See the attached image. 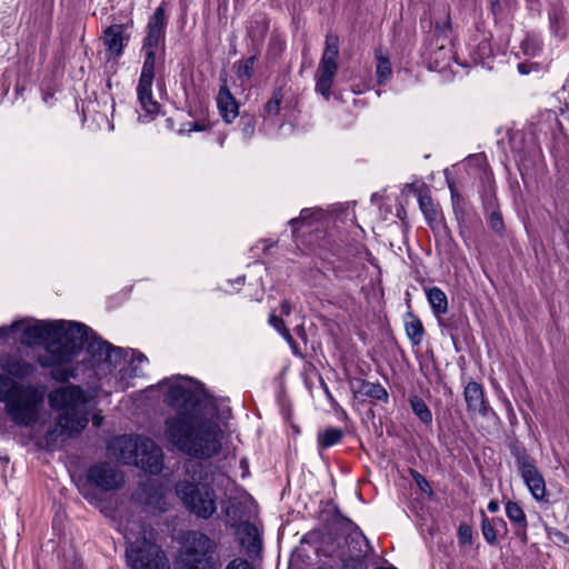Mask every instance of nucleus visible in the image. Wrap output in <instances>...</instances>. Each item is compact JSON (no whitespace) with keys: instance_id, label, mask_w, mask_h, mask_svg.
<instances>
[{"instance_id":"f8f14e48","label":"nucleus","mask_w":569,"mask_h":569,"mask_svg":"<svg viewBox=\"0 0 569 569\" xmlns=\"http://www.w3.org/2000/svg\"><path fill=\"white\" fill-rule=\"evenodd\" d=\"M511 453L516 459L517 469L533 499L537 501L543 500L546 497V481L537 469L533 458L527 453L523 447H515Z\"/></svg>"},{"instance_id":"20e7f679","label":"nucleus","mask_w":569,"mask_h":569,"mask_svg":"<svg viewBox=\"0 0 569 569\" xmlns=\"http://www.w3.org/2000/svg\"><path fill=\"white\" fill-rule=\"evenodd\" d=\"M0 401L6 402L7 412L16 425L29 427L37 421L41 398L32 387H23L0 373Z\"/></svg>"},{"instance_id":"680f3d73","label":"nucleus","mask_w":569,"mask_h":569,"mask_svg":"<svg viewBox=\"0 0 569 569\" xmlns=\"http://www.w3.org/2000/svg\"><path fill=\"white\" fill-rule=\"evenodd\" d=\"M244 281V277H238L236 282L237 283H242Z\"/></svg>"},{"instance_id":"393cba45","label":"nucleus","mask_w":569,"mask_h":569,"mask_svg":"<svg viewBox=\"0 0 569 569\" xmlns=\"http://www.w3.org/2000/svg\"><path fill=\"white\" fill-rule=\"evenodd\" d=\"M358 391L361 395H363L368 398L375 399V400L387 402L389 399V393H388L387 389L379 382L376 383V382L361 380L360 388Z\"/></svg>"},{"instance_id":"c03bdc74","label":"nucleus","mask_w":569,"mask_h":569,"mask_svg":"<svg viewBox=\"0 0 569 569\" xmlns=\"http://www.w3.org/2000/svg\"><path fill=\"white\" fill-rule=\"evenodd\" d=\"M458 536L461 542L470 543L472 540L471 528L466 523L460 525L458 529Z\"/></svg>"},{"instance_id":"a18cd8bd","label":"nucleus","mask_w":569,"mask_h":569,"mask_svg":"<svg viewBox=\"0 0 569 569\" xmlns=\"http://www.w3.org/2000/svg\"><path fill=\"white\" fill-rule=\"evenodd\" d=\"M226 569H254L252 565L242 558H236L228 563Z\"/></svg>"},{"instance_id":"a878e982","label":"nucleus","mask_w":569,"mask_h":569,"mask_svg":"<svg viewBox=\"0 0 569 569\" xmlns=\"http://www.w3.org/2000/svg\"><path fill=\"white\" fill-rule=\"evenodd\" d=\"M323 213L319 209H302L300 211V216L298 218H292L289 221V224L292 228V233L296 234L297 231L306 223L311 221H318L322 219Z\"/></svg>"},{"instance_id":"8fccbe9b","label":"nucleus","mask_w":569,"mask_h":569,"mask_svg":"<svg viewBox=\"0 0 569 569\" xmlns=\"http://www.w3.org/2000/svg\"><path fill=\"white\" fill-rule=\"evenodd\" d=\"M325 393H326V397L329 400L331 407L337 410L338 407H339V403L333 398L332 393L330 392V390H329V388L327 386H325Z\"/></svg>"},{"instance_id":"a19ab883","label":"nucleus","mask_w":569,"mask_h":569,"mask_svg":"<svg viewBox=\"0 0 569 569\" xmlns=\"http://www.w3.org/2000/svg\"><path fill=\"white\" fill-rule=\"evenodd\" d=\"M254 64H256L254 56L247 58L246 60H243L242 62L239 63L238 69H237V76L240 79H242V78L250 79L253 73Z\"/></svg>"},{"instance_id":"b1692460","label":"nucleus","mask_w":569,"mask_h":569,"mask_svg":"<svg viewBox=\"0 0 569 569\" xmlns=\"http://www.w3.org/2000/svg\"><path fill=\"white\" fill-rule=\"evenodd\" d=\"M428 302L435 313L439 317L448 311V299L446 293L438 287H432L426 291Z\"/></svg>"},{"instance_id":"cd10ccee","label":"nucleus","mask_w":569,"mask_h":569,"mask_svg":"<svg viewBox=\"0 0 569 569\" xmlns=\"http://www.w3.org/2000/svg\"><path fill=\"white\" fill-rule=\"evenodd\" d=\"M410 407L417 418L426 426L432 423V413L423 399L418 396H411L409 398Z\"/></svg>"},{"instance_id":"2f4dec72","label":"nucleus","mask_w":569,"mask_h":569,"mask_svg":"<svg viewBox=\"0 0 569 569\" xmlns=\"http://www.w3.org/2000/svg\"><path fill=\"white\" fill-rule=\"evenodd\" d=\"M337 523L340 530L346 535V538L353 536L356 538L362 537V530L351 519L342 516L337 511Z\"/></svg>"},{"instance_id":"e433bc0d","label":"nucleus","mask_w":569,"mask_h":569,"mask_svg":"<svg viewBox=\"0 0 569 569\" xmlns=\"http://www.w3.org/2000/svg\"><path fill=\"white\" fill-rule=\"evenodd\" d=\"M472 56L475 61L485 63V60L492 56V48L489 40L482 39L477 44V48L473 50Z\"/></svg>"},{"instance_id":"f3484780","label":"nucleus","mask_w":569,"mask_h":569,"mask_svg":"<svg viewBox=\"0 0 569 569\" xmlns=\"http://www.w3.org/2000/svg\"><path fill=\"white\" fill-rule=\"evenodd\" d=\"M129 38L127 27L122 23L111 24L104 29L102 40L109 60H118L123 54Z\"/></svg>"},{"instance_id":"49530a36","label":"nucleus","mask_w":569,"mask_h":569,"mask_svg":"<svg viewBox=\"0 0 569 569\" xmlns=\"http://www.w3.org/2000/svg\"><path fill=\"white\" fill-rule=\"evenodd\" d=\"M147 361H148V359H147V357L144 355H142V353L134 355L133 353V357H132V360H131V363H130V366H131L130 376H132V377L140 376V373L137 370V366L134 363L136 362L137 363H142V362H147Z\"/></svg>"},{"instance_id":"39448f33","label":"nucleus","mask_w":569,"mask_h":569,"mask_svg":"<svg viewBox=\"0 0 569 569\" xmlns=\"http://www.w3.org/2000/svg\"><path fill=\"white\" fill-rule=\"evenodd\" d=\"M176 569H220L217 542L199 530H188L180 539Z\"/></svg>"},{"instance_id":"09e8293b","label":"nucleus","mask_w":569,"mask_h":569,"mask_svg":"<svg viewBox=\"0 0 569 569\" xmlns=\"http://www.w3.org/2000/svg\"><path fill=\"white\" fill-rule=\"evenodd\" d=\"M23 325V321H14L9 327H0V337H7L9 333L18 331L21 326Z\"/></svg>"},{"instance_id":"c85d7f7f","label":"nucleus","mask_w":569,"mask_h":569,"mask_svg":"<svg viewBox=\"0 0 569 569\" xmlns=\"http://www.w3.org/2000/svg\"><path fill=\"white\" fill-rule=\"evenodd\" d=\"M345 432L340 428L330 427L318 433V446L328 449L341 441Z\"/></svg>"},{"instance_id":"603ef678","label":"nucleus","mask_w":569,"mask_h":569,"mask_svg":"<svg viewBox=\"0 0 569 569\" xmlns=\"http://www.w3.org/2000/svg\"><path fill=\"white\" fill-rule=\"evenodd\" d=\"M502 10V6H501V2L499 0H495L491 2V12L493 14H499Z\"/></svg>"},{"instance_id":"5fc2aeb1","label":"nucleus","mask_w":569,"mask_h":569,"mask_svg":"<svg viewBox=\"0 0 569 569\" xmlns=\"http://www.w3.org/2000/svg\"><path fill=\"white\" fill-rule=\"evenodd\" d=\"M490 521H491V523H493V526L496 528L497 527H505L506 526L503 519H501V518H492Z\"/></svg>"},{"instance_id":"0eeeda50","label":"nucleus","mask_w":569,"mask_h":569,"mask_svg":"<svg viewBox=\"0 0 569 569\" xmlns=\"http://www.w3.org/2000/svg\"><path fill=\"white\" fill-rule=\"evenodd\" d=\"M451 20L448 11L435 19L431 39L428 41L422 57L430 70L443 71L455 60L451 40Z\"/></svg>"},{"instance_id":"6ab92c4d","label":"nucleus","mask_w":569,"mask_h":569,"mask_svg":"<svg viewBox=\"0 0 569 569\" xmlns=\"http://www.w3.org/2000/svg\"><path fill=\"white\" fill-rule=\"evenodd\" d=\"M217 107L220 116L227 123H231L239 114V104L227 86L219 89Z\"/></svg>"},{"instance_id":"f257e3e1","label":"nucleus","mask_w":569,"mask_h":569,"mask_svg":"<svg viewBox=\"0 0 569 569\" xmlns=\"http://www.w3.org/2000/svg\"><path fill=\"white\" fill-rule=\"evenodd\" d=\"M164 395L177 413L166 419V437L180 452L207 460L221 450L222 430L216 421L218 408L212 396L187 377L164 379Z\"/></svg>"},{"instance_id":"de8ad7c7","label":"nucleus","mask_w":569,"mask_h":569,"mask_svg":"<svg viewBox=\"0 0 569 569\" xmlns=\"http://www.w3.org/2000/svg\"><path fill=\"white\" fill-rule=\"evenodd\" d=\"M517 69L520 74H529L531 71H537L539 69V64L536 62H521L518 63Z\"/></svg>"},{"instance_id":"e2e57ef3","label":"nucleus","mask_w":569,"mask_h":569,"mask_svg":"<svg viewBox=\"0 0 569 569\" xmlns=\"http://www.w3.org/2000/svg\"><path fill=\"white\" fill-rule=\"evenodd\" d=\"M257 542H259V540L256 536H252V547H254Z\"/></svg>"},{"instance_id":"58836bf2","label":"nucleus","mask_w":569,"mask_h":569,"mask_svg":"<svg viewBox=\"0 0 569 569\" xmlns=\"http://www.w3.org/2000/svg\"><path fill=\"white\" fill-rule=\"evenodd\" d=\"M269 323L286 339V341H288L290 345L293 343V338L280 317L271 313L269 317Z\"/></svg>"},{"instance_id":"5701e85b","label":"nucleus","mask_w":569,"mask_h":569,"mask_svg":"<svg viewBox=\"0 0 569 569\" xmlns=\"http://www.w3.org/2000/svg\"><path fill=\"white\" fill-rule=\"evenodd\" d=\"M405 329L408 339L412 346H419L425 336V329L420 319L412 312H407L405 317Z\"/></svg>"},{"instance_id":"dca6fc26","label":"nucleus","mask_w":569,"mask_h":569,"mask_svg":"<svg viewBox=\"0 0 569 569\" xmlns=\"http://www.w3.org/2000/svg\"><path fill=\"white\" fill-rule=\"evenodd\" d=\"M133 465L151 475L160 473L163 467L161 448L152 439L146 437L140 450L137 451V462H133Z\"/></svg>"},{"instance_id":"052dcab7","label":"nucleus","mask_w":569,"mask_h":569,"mask_svg":"<svg viewBox=\"0 0 569 569\" xmlns=\"http://www.w3.org/2000/svg\"><path fill=\"white\" fill-rule=\"evenodd\" d=\"M254 531V528L253 527H248L247 528V533L248 536H251V533Z\"/></svg>"},{"instance_id":"6e6d98bb","label":"nucleus","mask_w":569,"mask_h":569,"mask_svg":"<svg viewBox=\"0 0 569 569\" xmlns=\"http://www.w3.org/2000/svg\"><path fill=\"white\" fill-rule=\"evenodd\" d=\"M202 130H204V126H201L198 122H193L192 127L189 129V131H202Z\"/></svg>"},{"instance_id":"f03ea898","label":"nucleus","mask_w":569,"mask_h":569,"mask_svg":"<svg viewBox=\"0 0 569 569\" xmlns=\"http://www.w3.org/2000/svg\"><path fill=\"white\" fill-rule=\"evenodd\" d=\"M87 326L69 320H37L27 325L20 338L26 347L44 346L47 355L39 358L43 368H51V377L67 382L79 375L80 362H73L83 348Z\"/></svg>"},{"instance_id":"7c9ffc66","label":"nucleus","mask_w":569,"mask_h":569,"mask_svg":"<svg viewBox=\"0 0 569 569\" xmlns=\"http://www.w3.org/2000/svg\"><path fill=\"white\" fill-rule=\"evenodd\" d=\"M523 54L528 57H537L542 50V40L535 34H528L521 42Z\"/></svg>"},{"instance_id":"9d476101","label":"nucleus","mask_w":569,"mask_h":569,"mask_svg":"<svg viewBox=\"0 0 569 569\" xmlns=\"http://www.w3.org/2000/svg\"><path fill=\"white\" fill-rule=\"evenodd\" d=\"M338 56L339 38L336 34L329 33L326 37V47L315 73V90L327 101L330 99L333 79L338 71Z\"/></svg>"},{"instance_id":"864d4df0","label":"nucleus","mask_w":569,"mask_h":569,"mask_svg":"<svg viewBox=\"0 0 569 569\" xmlns=\"http://www.w3.org/2000/svg\"><path fill=\"white\" fill-rule=\"evenodd\" d=\"M487 508L489 512L495 513L499 510V502L497 500H490Z\"/></svg>"},{"instance_id":"4468645a","label":"nucleus","mask_w":569,"mask_h":569,"mask_svg":"<svg viewBox=\"0 0 569 569\" xmlns=\"http://www.w3.org/2000/svg\"><path fill=\"white\" fill-rule=\"evenodd\" d=\"M166 11L162 6H159L153 14L149 18L147 24V34L142 42V52L157 53L158 50L163 52L166 39Z\"/></svg>"},{"instance_id":"ea45409f","label":"nucleus","mask_w":569,"mask_h":569,"mask_svg":"<svg viewBox=\"0 0 569 569\" xmlns=\"http://www.w3.org/2000/svg\"><path fill=\"white\" fill-rule=\"evenodd\" d=\"M410 476L421 492L426 493L429 498L433 497V490L429 481L419 471L410 469Z\"/></svg>"},{"instance_id":"c756f323","label":"nucleus","mask_w":569,"mask_h":569,"mask_svg":"<svg viewBox=\"0 0 569 569\" xmlns=\"http://www.w3.org/2000/svg\"><path fill=\"white\" fill-rule=\"evenodd\" d=\"M376 58H377V67H376L377 82L379 84H382L392 74L391 62L387 56L382 54L381 50H378L376 52Z\"/></svg>"},{"instance_id":"423d86ee","label":"nucleus","mask_w":569,"mask_h":569,"mask_svg":"<svg viewBox=\"0 0 569 569\" xmlns=\"http://www.w3.org/2000/svg\"><path fill=\"white\" fill-rule=\"evenodd\" d=\"M141 536L134 537V533L128 527L122 532L127 541L126 559L129 569H169V561L154 541L148 539L141 526Z\"/></svg>"},{"instance_id":"f704fd0d","label":"nucleus","mask_w":569,"mask_h":569,"mask_svg":"<svg viewBox=\"0 0 569 569\" xmlns=\"http://www.w3.org/2000/svg\"><path fill=\"white\" fill-rule=\"evenodd\" d=\"M346 541L351 550H353L356 553H359V547L363 549L362 553H371L373 552V549L368 540V538L362 532V537L356 538L353 536H349V538H346Z\"/></svg>"},{"instance_id":"72a5a7b5","label":"nucleus","mask_w":569,"mask_h":569,"mask_svg":"<svg viewBox=\"0 0 569 569\" xmlns=\"http://www.w3.org/2000/svg\"><path fill=\"white\" fill-rule=\"evenodd\" d=\"M549 17L552 32L559 38H566L567 31L563 14L559 11H553Z\"/></svg>"},{"instance_id":"412c9836","label":"nucleus","mask_w":569,"mask_h":569,"mask_svg":"<svg viewBox=\"0 0 569 569\" xmlns=\"http://www.w3.org/2000/svg\"><path fill=\"white\" fill-rule=\"evenodd\" d=\"M0 366L4 372L16 378L28 377L34 370V367L31 363L22 360L21 358L11 356L1 358Z\"/></svg>"},{"instance_id":"bb28decb","label":"nucleus","mask_w":569,"mask_h":569,"mask_svg":"<svg viewBox=\"0 0 569 569\" xmlns=\"http://www.w3.org/2000/svg\"><path fill=\"white\" fill-rule=\"evenodd\" d=\"M282 98L283 94L280 89L272 92L271 98L263 106V110L261 112V117L264 121H273V119L279 114Z\"/></svg>"},{"instance_id":"ddd939ff","label":"nucleus","mask_w":569,"mask_h":569,"mask_svg":"<svg viewBox=\"0 0 569 569\" xmlns=\"http://www.w3.org/2000/svg\"><path fill=\"white\" fill-rule=\"evenodd\" d=\"M88 481L103 491H112L123 487V473L109 462L91 466L87 472Z\"/></svg>"},{"instance_id":"3c124183","label":"nucleus","mask_w":569,"mask_h":569,"mask_svg":"<svg viewBox=\"0 0 569 569\" xmlns=\"http://www.w3.org/2000/svg\"><path fill=\"white\" fill-rule=\"evenodd\" d=\"M291 312V305L289 301L283 300L280 305V313L282 316H289Z\"/></svg>"},{"instance_id":"4c0bfd02","label":"nucleus","mask_w":569,"mask_h":569,"mask_svg":"<svg viewBox=\"0 0 569 569\" xmlns=\"http://www.w3.org/2000/svg\"><path fill=\"white\" fill-rule=\"evenodd\" d=\"M418 201L419 207L422 213L425 214L426 219L429 221L433 220L436 218L437 212L431 198L427 194H419Z\"/></svg>"},{"instance_id":"1a4fd4ad","label":"nucleus","mask_w":569,"mask_h":569,"mask_svg":"<svg viewBox=\"0 0 569 569\" xmlns=\"http://www.w3.org/2000/svg\"><path fill=\"white\" fill-rule=\"evenodd\" d=\"M142 53L143 63L137 86V98L143 113L139 114L138 120L140 122L148 123L152 121L160 111V104L153 99L152 96L157 53Z\"/></svg>"},{"instance_id":"2eb2a0df","label":"nucleus","mask_w":569,"mask_h":569,"mask_svg":"<svg viewBox=\"0 0 569 569\" xmlns=\"http://www.w3.org/2000/svg\"><path fill=\"white\" fill-rule=\"evenodd\" d=\"M144 438L134 435L116 437L108 443V452L119 462L133 465L137 462V451L140 450Z\"/></svg>"},{"instance_id":"0e129e2a","label":"nucleus","mask_w":569,"mask_h":569,"mask_svg":"<svg viewBox=\"0 0 569 569\" xmlns=\"http://www.w3.org/2000/svg\"><path fill=\"white\" fill-rule=\"evenodd\" d=\"M224 515H226V517H229L230 513H229V509L228 508L224 510Z\"/></svg>"},{"instance_id":"13d9d810","label":"nucleus","mask_w":569,"mask_h":569,"mask_svg":"<svg viewBox=\"0 0 569 569\" xmlns=\"http://www.w3.org/2000/svg\"><path fill=\"white\" fill-rule=\"evenodd\" d=\"M485 160V156L483 154H476V156H472L469 158V161H476L477 163Z\"/></svg>"},{"instance_id":"a211bd4d","label":"nucleus","mask_w":569,"mask_h":569,"mask_svg":"<svg viewBox=\"0 0 569 569\" xmlns=\"http://www.w3.org/2000/svg\"><path fill=\"white\" fill-rule=\"evenodd\" d=\"M463 398L467 403V409L471 415L487 417L490 412L493 413L486 400L483 388L479 382L470 381L465 387Z\"/></svg>"},{"instance_id":"aec40b11","label":"nucleus","mask_w":569,"mask_h":569,"mask_svg":"<svg viewBox=\"0 0 569 569\" xmlns=\"http://www.w3.org/2000/svg\"><path fill=\"white\" fill-rule=\"evenodd\" d=\"M506 516L510 522L516 527L515 533L522 542H527V528L528 521L523 509L518 502L508 501L506 503Z\"/></svg>"},{"instance_id":"37998d69","label":"nucleus","mask_w":569,"mask_h":569,"mask_svg":"<svg viewBox=\"0 0 569 569\" xmlns=\"http://www.w3.org/2000/svg\"><path fill=\"white\" fill-rule=\"evenodd\" d=\"M490 228L498 234H502L505 231V223L500 212L493 211L490 213L488 219Z\"/></svg>"},{"instance_id":"79ce46f5","label":"nucleus","mask_w":569,"mask_h":569,"mask_svg":"<svg viewBox=\"0 0 569 569\" xmlns=\"http://www.w3.org/2000/svg\"><path fill=\"white\" fill-rule=\"evenodd\" d=\"M241 134L244 139H250L254 133L256 120L252 117H241Z\"/></svg>"},{"instance_id":"4be33fe9","label":"nucleus","mask_w":569,"mask_h":569,"mask_svg":"<svg viewBox=\"0 0 569 569\" xmlns=\"http://www.w3.org/2000/svg\"><path fill=\"white\" fill-rule=\"evenodd\" d=\"M363 269V264L352 261V260H346L340 261L338 264H336L332 268V272L335 278L338 281H353L355 279L360 277V273Z\"/></svg>"},{"instance_id":"6e6552de","label":"nucleus","mask_w":569,"mask_h":569,"mask_svg":"<svg viewBox=\"0 0 569 569\" xmlns=\"http://www.w3.org/2000/svg\"><path fill=\"white\" fill-rule=\"evenodd\" d=\"M174 490L183 507L199 519L208 520L218 510L217 493L208 482L180 480Z\"/></svg>"},{"instance_id":"9b49d317","label":"nucleus","mask_w":569,"mask_h":569,"mask_svg":"<svg viewBox=\"0 0 569 569\" xmlns=\"http://www.w3.org/2000/svg\"><path fill=\"white\" fill-rule=\"evenodd\" d=\"M83 346L87 345V353L90 356V367L106 365L110 370L117 368L126 358L124 349L114 347L99 337L87 326Z\"/></svg>"},{"instance_id":"bf43d9fd","label":"nucleus","mask_w":569,"mask_h":569,"mask_svg":"<svg viewBox=\"0 0 569 569\" xmlns=\"http://www.w3.org/2000/svg\"><path fill=\"white\" fill-rule=\"evenodd\" d=\"M556 536L559 538V540H561L563 542L569 541L568 537L565 533L560 532V531H557Z\"/></svg>"},{"instance_id":"4d7b16f0","label":"nucleus","mask_w":569,"mask_h":569,"mask_svg":"<svg viewBox=\"0 0 569 569\" xmlns=\"http://www.w3.org/2000/svg\"><path fill=\"white\" fill-rule=\"evenodd\" d=\"M450 187V190H451V198H452V202L453 204L456 203V201L459 200L460 196L455 191L452 184H449Z\"/></svg>"},{"instance_id":"473e14b6","label":"nucleus","mask_w":569,"mask_h":569,"mask_svg":"<svg viewBox=\"0 0 569 569\" xmlns=\"http://www.w3.org/2000/svg\"><path fill=\"white\" fill-rule=\"evenodd\" d=\"M363 549L359 547V553L347 557L342 562V569H367L366 560L369 553H362Z\"/></svg>"},{"instance_id":"c9c22d12","label":"nucleus","mask_w":569,"mask_h":569,"mask_svg":"<svg viewBox=\"0 0 569 569\" xmlns=\"http://www.w3.org/2000/svg\"><path fill=\"white\" fill-rule=\"evenodd\" d=\"M481 531L485 540L489 545H495L497 542V528L485 513H482Z\"/></svg>"},{"instance_id":"7ed1b4c3","label":"nucleus","mask_w":569,"mask_h":569,"mask_svg":"<svg viewBox=\"0 0 569 569\" xmlns=\"http://www.w3.org/2000/svg\"><path fill=\"white\" fill-rule=\"evenodd\" d=\"M90 399L91 396L77 385H67L49 392L50 408L60 412L57 429L61 436L78 433L87 427Z\"/></svg>"}]
</instances>
